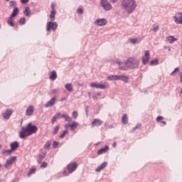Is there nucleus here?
Segmentation results:
<instances>
[{
    "label": "nucleus",
    "instance_id": "obj_10",
    "mask_svg": "<svg viewBox=\"0 0 182 182\" xmlns=\"http://www.w3.org/2000/svg\"><path fill=\"white\" fill-rule=\"evenodd\" d=\"M149 60H150V51L146 50L144 53V55L142 58L143 64L147 65V63H149Z\"/></svg>",
    "mask_w": 182,
    "mask_h": 182
},
{
    "label": "nucleus",
    "instance_id": "obj_48",
    "mask_svg": "<svg viewBox=\"0 0 182 182\" xmlns=\"http://www.w3.org/2000/svg\"><path fill=\"white\" fill-rule=\"evenodd\" d=\"M73 117H74V119H77V112L74 111L73 112Z\"/></svg>",
    "mask_w": 182,
    "mask_h": 182
},
{
    "label": "nucleus",
    "instance_id": "obj_15",
    "mask_svg": "<svg viewBox=\"0 0 182 182\" xmlns=\"http://www.w3.org/2000/svg\"><path fill=\"white\" fill-rule=\"evenodd\" d=\"M77 126H79V123L74 122L72 124L65 125V129L70 127L71 130H75Z\"/></svg>",
    "mask_w": 182,
    "mask_h": 182
},
{
    "label": "nucleus",
    "instance_id": "obj_13",
    "mask_svg": "<svg viewBox=\"0 0 182 182\" xmlns=\"http://www.w3.org/2000/svg\"><path fill=\"white\" fill-rule=\"evenodd\" d=\"M95 23L97 25V26H105V25L107 23V20L105 18H99L95 21Z\"/></svg>",
    "mask_w": 182,
    "mask_h": 182
},
{
    "label": "nucleus",
    "instance_id": "obj_22",
    "mask_svg": "<svg viewBox=\"0 0 182 182\" xmlns=\"http://www.w3.org/2000/svg\"><path fill=\"white\" fill-rule=\"evenodd\" d=\"M33 106H29L26 109L27 116H32V114H33Z\"/></svg>",
    "mask_w": 182,
    "mask_h": 182
},
{
    "label": "nucleus",
    "instance_id": "obj_59",
    "mask_svg": "<svg viewBox=\"0 0 182 182\" xmlns=\"http://www.w3.org/2000/svg\"><path fill=\"white\" fill-rule=\"evenodd\" d=\"M7 2H9V0H6Z\"/></svg>",
    "mask_w": 182,
    "mask_h": 182
},
{
    "label": "nucleus",
    "instance_id": "obj_5",
    "mask_svg": "<svg viewBox=\"0 0 182 182\" xmlns=\"http://www.w3.org/2000/svg\"><path fill=\"white\" fill-rule=\"evenodd\" d=\"M101 5L105 11H111L113 8L107 0H101Z\"/></svg>",
    "mask_w": 182,
    "mask_h": 182
},
{
    "label": "nucleus",
    "instance_id": "obj_17",
    "mask_svg": "<svg viewBox=\"0 0 182 182\" xmlns=\"http://www.w3.org/2000/svg\"><path fill=\"white\" fill-rule=\"evenodd\" d=\"M102 124H103V121L99 119H95L92 122V125L93 126V127H95V126L96 127L102 126Z\"/></svg>",
    "mask_w": 182,
    "mask_h": 182
},
{
    "label": "nucleus",
    "instance_id": "obj_57",
    "mask_svg": "<svg viewBox=\"0 0 182 182\" xmlns=\"http://www.w3.org/2000/svg\"><path fill=\"white\" fill-rule=\"evenodd\" d=\"M113 147H116V142L114 143Z\"/></svg>",
    "mask_w": 182,
    "mask_h": 182
},
{
    "label": "nucleus",
    "instance_id": "obj_20",
    "mask_svg": "<svg viewBox=\"0 0 182 182\" xmlns=\"http://www.w3.org/2000/svg\"><path fill=\"white\" fill-rule=\"evenodd\" d=\"M45 157H46V153H43L38 156L37 162L38 163V164H41V163H42V161L43 160V159H45Z\"/></svg>",
    "mask_w": 182,
    "mask_h": 182
},
{
    "label": "nucleus",
    "instance_id": "obj_40",
    "mask_svg": "<svg viewBox=\"0 0 182 182\" xmlns=\"http://www.w3.org/2000/svg\"><path fill=\"white\" fill-rule=\"evenodd\" d=\"M129 41L132 43H138V42H140L137 38H131Z\"/></svg>",
    "mask_w": 182,
    "mask_h": 182
},
{
    "label": "nucleus",
    "instance_id": "obj_58",
    "mask_svg": "<svg viewBox=\"0 0 182 182\" xmlns=\"http://www.w3.org/2000/svg\"><path fill=\"white\" fill-rule=\"evenodd\" d=\"M1 148H2V145L0 144V149H1Z\"/></svg>",
    "mask_w": 182,
    "mask_h": 182
},
{
    "label": "nucleus",
    "instance_id": "obj_1",
    "mask_svg": "<svg viewBox=\"0 0 182 182\" xmlns=\"http://www.w3.org/2000/svg\"><path fill=\"white\" fill-rule=\"evenodd\" d=\"M38 132V127L32 124H28L26 128H22L20 132L21 139H25Z\"/></svg>",
    "mask_w": 182,
    "mask_h": 182
},
{
    "label": "nucleus",
    "instance_id": "obj_33",
    "mask_svg": "<svg viewBox=\"0 0 182 182\" xmlns=\"http://www.w3.org/2000/svg\"><path fill=\"white\" fill-rule=\"evenodd\" d=\"M65 89H67L68 92H73V87L72 86V84H66Z\"/></svg>",
    "mask_w": 182,
    "mask_h": 182
},
{
    "label": "nucleus",
    "instance_id": "obj_39",
    "mask_svg": "<svg viewBox=\"0 0 182 182\" xmlns=\"http://www.w3.org/2000/svg\"><path fill=\"white\" fill-rule=\"evenodd\" d=\"M68 133V130L63 131V133L60 135V139H63L66 134Z\"/></svg>",
    "mask_w": 182,
    "mask_h": 182
},
{
    "label": "nucleus",
    "instance_id": "obj_30",
    "mask_svg": "<svg viewBox=\"0 0 182 182\" xmlns=\"http://www.w3.org/2000/svg\"><path fill=\"white\" fill-rule=\"evenodd\" d=\"M23 14L26 16H29V15H31V9L29 7H26Z\"/></svg>",
    "mask_w": 182,
    "mask_h": 182
},
{
    "label": "nucleus",
    "instance_id": "obj_6",
    "mask_svg": "<svg viewBox=\"0 0 182 182\" xmlns=\"http://www.w3.org/2000/svg\"><path fill=\"white\" fill-rule=\"evenodd\" d=\"M16 161V156H12L7 159L4 167L5 168H11L12 167V164Z\"/></svg>",
    "mask_w": 182,
    "mask_h": 182
},
{
    "label": "nucleus",
    "instance_id": "obj_52",
    "mask_svg": "<svg viewBox=\"0 0 182 182\" xmlns=\"http://www.w3.org/2000/svg\"><path fill=\"white\" fill-rule=\"evenodd\" d=\"M164 49H168L169 52H170V50H171V49L170 48V47H168V46H165V47H164Z\"/></svg>",
    "mask_w": 182,
    "mask_h": 182
},
{
    "label": "nucleus",
    "instance_id": "obj_36",
    "mask_svg": "<svg viewBox=\"0 0 182 182\" xmlns=\"http://www.w3.org/2000/svg\"><path fill=\"white\" fill-rule=\"evenodd\" d=\"M59 129H60V127L59 126H56L53 131V134H58V132H59Z\"/></svg>",
    "mask_w": 182,
    "mask_h": 182
},
{
    "label": "nucleus",
    "instance_id": "obj_28",
    "mask_svg": "<svg viewBox=\"0 0 182 182\" xmlns=\"http://www.w3.org/2000/svg\"><path fill=\"white\" fill-rule=\"evenodd\" d=\"M7 23L10 26H12V27L15 26V23H14V17H9L7 20Z\"/></svg>",
    "mask_w": 182,
    "mask_h": 182
},
{
    "label": "nucleus",
    "instance_id": "obj_45",
    "mask_svg": "<svg viewBox=\"0 0 182 182\" xmlns=\"http://www.w3.org/2000/svg\"><path fill=\"white\" fill-rule=\"evenodd\" d=\"M46 167H48V163L43 162L41 166V168H46Z\"/></svg>",
    "mask_w": 182,
    "mask_h": 182
},
{
    "label": "nucleus",
    "instance_id": "obj_41",
    "mask_svg": "<svg viewBox=\"0 0 182 182\" xmlns=\"http://www.w3.org/2000/svg\"><path fill=\"white\" fill-rule=\"evenodd\" d=\"M77 14H83V7H79L77 10Z\"/></svg>",
    "mask_w": 182,
    "mask_h": 182
},
{
    "label": "nucleus",
    "instance_id": "obj_2",
    "mask_svg": "<svg viewBox=\"0 0 182 182\" xmlns=\"http://www.w3.org/2000/svg\"><path fill=\"white\" fill-rule=\"evenodd\" d=\"M137 5L136 4V1L134 0H122V8L127 12V14H132Z\"/></svg>",
    "mask_w": 182,
    "mask_h": 182
},
{
    "label": "nucleus",
    "instance_id": "obj_51",
    "mask_svg": "<svg viewBox=\"0 0 182 182\" xmlns=\"http://www.w3.org/2000/svg\"><path fill=\"white\" fill-rule=\"evenodd\" d=\"M21 4H27V2L29 1V0H21Z\"/></svg>",
    "mask_w": 182,
    "mask_h": 182
},
{
    "label": "nucleus",
    "instance_id": "obj_32",
    "mask_svg": "<svg viewBox=\"0 0 182 182\" xmlns=\"http://www.w3.org/2000/svg\"><path fill=\"white\" fill-rule=\"evenodd\" d=\"M107 79L108 80H119V75H111Z\"/></svg>",
    "mask_w": 182,
    "mask_h": 182
},
{
    "label": "nucleus",
    "instance_id": "obj_16",
    "mask_svg": "<svg viewBox=\"0 0 182 182\" xmlns=\"http://www.w3.org/2000/svg\"><path fill=\"white\" fill-rule=\"evenodd\" d=\"M109 151V146H105L104 148L98 150L97 154L98 156H101V154H105V153H107Z\"/></svg>",
    "mask_w": 182,
    "mask_h": 182
},
{
    "label": "nucleus",
    "instance_id": "obj_23",
    "mask_svg": "<svg viewBox=\"0 0 182 182\" xmlns=\"http://www.w3.org/2000/svg\"><path fill=\"white\" fill-rule=\"evenodd\" d=\"M167 41L169 43H174V42H176V41H177V38H176L174 36H169L166 38Z\"/></svg>",
    "mask_w": 182,
    "mask_h": 182
},
{
    "label": "nucleus",
    "instance_id": "obj_55",
    "mask_svg": "<svg viewBox=\"0 0 182 182\" xmlns=\"http://www.w3.org/2000/svg\"><path fill=\"white\" fill-rule=\"evenodd\" d=\"M161 123L164 124V126H166V121H162Z\"/></svg>",
    "mask_w": 182,
    "mask_h": 182
},
{
    "label": "nucleus",
    "instance_id": "obj_4",
    "mask_svg": "<svg viewBox=\"0 0 182 182\" xmlns=\"http://www.w3.org/2000/svg\"><path fill=\"white\" fill-rule=\"evenodd\" d=\"M11 149H8L4 151V154L6 156H11L12 154V151H15L19 147V142L14 141L10 144Z\"/></svg>",
    "mask_w": 182,
    "mask_h": 182
},
{
    "label": "nucleus",
    "instance_id": "obj_25",
    "mask_svg": "<svg viewBox=\"0 0 182 182\" xmlns=\"http://www.w3.org/2000/svg\"><path fill=\"white\" fill-rule=\"evenodd\" d=\"M56 77H58V74L56 73V71L55 70L51 71L50 79L51 80H56Z\"/></svg>",
    "mask_w": 182,
    "mask_h": 182
},
{
    "label": "nucleus",
    "instance_id": "obj_42",
    "mask_svg": "<svg viewBox=\"0 0 182 182\" xmlns=\"http://www.w3.org/2000/svg\"><path fill=\"white\" fill-rule=\"evenodd\" d=\"M16 5V2L14 1H11L10 2L9 6H10V8H14V6H15Z\"/></svg>",
    "mask_w": 182,
    "mask_h": 182
},
{
    "label": "nucleus",
    "instance_id": "obj_38",
    "mask_svg": "<svg viewBox=\"0 0 182 182\" xmlns=\"http://www.w3.org/2000/svg\"><path fill=\"white\" fill-rule=\"evenodd\" d=\"M150 65H151V66H154L155 65H159V60H154L151 61Z\"/></svg>",
    "mask_w": 182,
    "mask_h": 182
},
{
    "label": "nucleus",
    "instance_id": "obj_29",
    "mask_svg": "<svg viewBox=\"0 0 182 182\" xmlns=\"http://www.w3.org/2000/svg\"><path fill=\"white\" fill-rule=\"evenodd\" d=\"M35 173H36V168L35 166H33V167L30 169V171H29V172L28 173L27 176H28V177H31V174H35Z\"/></svg>",
    "mask_w": 182,
    "mask_h": 182
},
{
    "label": "nucleus",
    "instance_id": "obj_46",
    "mask_svg": "<svg viewBox=\"0 0 182 182\" xmlns=\"http://www.w3.org/2000/svg\"><path fill=\"white\" fill-rule=\"evenodd\" d=\"M58 146H59V142L55 141L53 142V149H56V147H58Z\"/></svg>",
    "mask_w": 182,
    "mask_h": 182
},
{
    "label": "nucleus",
    "instance_id": "obj_62",
    "mask_svg": "<svg viewBox=\"0 0 182 182\" xmlns=\"http://www.w3.org/2000/svg\"><path fill=\"white\" fill-rule=\"evenodd\" d=\"M64 176H67V174H64Z\"/></svg>",
    "mask_w": 182,
    "mask_h": 182
},
{
    "label": "nucleus",
    "instance_id": "obj_24",
    "mask_svg": "<svg viewBox=\"0 0 182 182\" xmlns=\"http://www.w3.org/2000/svg\"><path fill=\"white\" fill-rule=\"evenodd\" d=\"M117 63H118L119 68L122 69V70H127V69H124L123 68H126L127 65H126L127 64V62L126 63H120V61L117 60Z\"/></svg>",
    "mask_w": 182,
    "mask_h": 182
},
{
    "label": "nucleus",
    "instance_id": "obj_14",
    "mask_svg": "<svg viewBox=\"0 0 182 182\" xmlns=\"http://www.w3.org/2000/svg\"><path fill=\"white\" fill-rule=\"evenodd\" d=\"M12 115V110L11 109H6L4 113H3V119L8 120Z\"/></svg>",
    "mask_w": 182,
    "mask_h": 182
},
{
    "label": "nucleus",
    "instance_id": "obj_27",
    "mask_svg": "<svg viewBox=\"0 0 182 182\" xmlns=\"http://www.w3.org/2000/svg\"><path fill=\"white\" fill-rule=\"evenodd\" d=\"M19 14V9H18V7H15L13 10V13L11 15V18H15Z\"/></svg>",
    "mask_w": 182,
    "mask_h": 182
},
{
    "label": "nucleus",
    "instance_id": "obj_47",
    "mask_svg": "<svg viewBox=\"0 0 182 182\" xmlns=\"http://www.w3.org/2000/svg\"><path fill=\"white\" fill-rule=\"evenodd\" d=\"M161 120H164V117H161V116L157 117L156 122H161Z\"/></svg>",
    "mask_w": 182,
    "mask_h": 182
},
{
    "label": "nucleus",
    "instance_id": "obj_11",
    "mask_svg": "<svg viewBox=\"0 0 182 182\" xmlns=\"http://www.w3.org/2000/svg\"><path fill=\"white\" fill-rule=\"evenodd\" d=\"M173 19L176 23H177L178 25H182V12L177 13L173 17Z\"/></svg>",
    "mask_w": 182,
    "mask_h": 182
},
{
    "label": "nucleus",
    "instance_id": "obj_9",
    "mask_svg": "<svg viewBox=\"0 0 182 182\" xmlns=\"http://www.w3.org/2000/svg\"><path fill=\"white\" fill-rule=\"evenodd\" d=\"M57 28H58V23L56 22L50 21L47 23L48 32H49V31L50 30L56 31Z\"/></svg>",
    "mask_w": 182,
    "mask_h": 182
},
{
    "label": "nucleus",
    "instance_id": "obj_49",
    "mask_svg": "<svg viewBox=\"0 0 182 182\" xmlns=\"http://www.w3.org/2000/svg\"><path fill=\"white\" fill-rule=\"evenodd\" d=\"M154 32H157V31H159V26H156L154 28H153Z\"/></svg>",
    "mask_w": 182,
    "mask_h": 182
},
{
    "label": "nucleus",
    "instance_id": "obj_34",
    "mask_svg": "<svg viewBox=\"0 0 182 182\" xmlns=\"http://www.w3.org/2000/svg\"><path fill=\"white\" fill-rule=\"evenodd\" d=\"M59 116L60 114H55L51 119V123L52 124H55V122H56V120H58V119H59Z\"/></svg>",
    "mask_w": 182,
    "mask_h": 182
},
{
    "label": "nucleus",
    "instance_id": "obj_3",
    "mask_svg": "<svg viewBox=\"0 0 182 182\" xmlns=\"http://www.w3.org/2000/svg\"><path fill=\"white\" fill-rule=\"evenodd\" d=\"M127 67H122V69H129V68H137L139 62L135 58H129L127 61V64H124Z\"/></svg>",
    "mask_w": 182,
    "mask_h": 182
},
{
    "label": "nucleus",
    "instance_id": "obj_18",
    "mask_svg": "<svg viewBox=\"0 0 182 182\" xmlns=\"http://www.w3.org/2000/svg\"><path fill=\"white\" fill-rule=\"evenodd\" d=\"M56 102V97H53V98L50 99V101H48L46 104V107H51V106H53Z\"/></svg>",
    "mask_w": 182,
    "mask_h": 182
},
{
    "label": "nucleus",
    "instance_id": "obj_53",
    "mask_svg": "<svg viewBox=\"0 0 182 182\" xmlns=\"http://www.w3.org/2000/svg\"><path fill=\"white\" fill-rule=\"evenodd\" d=\"M112 4H116L117 2V0H110Z\"/></svg>",
    "mask_w": 182,
    "mask_h": 182
},
{
    "label": "nucleus",
    "instance_id": "obj_7",
    "mask_svg": "<svg viewBox=\"0 0 182 182\" xmlns=\"http://www.w3.org/2000/svg\"><path fill=\"white\" fill-rule=\"evenodd\" d=\"M77 164L76 162H72L67 166V170L68 173H72L77 168Z\"/></svg>",
    "mask_w": 182,
    "mask_h": 182
},
{
    "label": "nucleus",
    "instance_id": "obj_21",
    "mask_svg": "<svg viewBox=\"0 0 182 182\" xmlns=\"http://www.w3.org/2000/svg\"><path fill=\"white\" fill-rule=\"evenodd\" d=\"M107 166V162H104L100 166H97V168L95 169V171L97 173L101 170H103V168H105Z\"/></svg>",
    "mask_w": 182,
    "mask_h": 182
},
{
    "label": "nucleus",
    "instance_id": "obj_26",
    "mask_svg": "<svg viewBox=\"0 0 182 182\" xmlns=\"http://www.w3.org/2000/svg\"><path fill=\"white\" fill-rule=\"evenodd\" d=\"M122 122L123 124H127L129 123V117H127V114H124L122 117Z\"/></svg>",
    "mask_w": 182,
    "mask_h": 182
},
{
    "label": "nucleus",
    "instance_id": "obj_60",
    "mask_svg": "<svg viewBox=\"0 0 182 182\" xmlns=\"http://www.w3.org/2000/svg\"><path fill=\"white\" fill-rule=\"evenodd\" d=\"M0 167H2V165L0 164Z\"/></svg>",
    "mask_w": 182,
    "mask_h": 182
},
{
    "label": "nucleus",
    "instance_id": "obj_61",
    "mask_svg": "<svg viewBox=\"0 0 182 182\" xmlns=\"http://www.w3.org/2000/svg\"><path fill=\"white\" fill-rule=\"evenodd\" d=\"M66 173V171H64V173Z\"/></svg>",
    "mask_w": 182,
    "mask_h": 182
},
{
    "label": "nucleus",
    "instance_id": "obj_44",
    "mask_svg": "<svg viewBox=\"0 0 182 182\" xmlns=\"http://www.w3.org/2000/svg\"><path fill=\"white\" fill-rule=\"evenodd\" d=\"M58 92H59L58 89L52 90L50 92V95H56V93H58Z\"/></svg>",
    "mask_w": 182,
    "mask_h": 182
},
{
    "label": "nucleus",
    "instance_id": "obj_12",
    "mask_svg": "<svg viewBox=\"0 0 182 182\" xmlns=\"http://www.w3.org/2000/svg\"><path fill=\"white\" fill-rule=\"evenodd\" d=\"M91 87H95V89H106L109 85L107 84L102 85L92 82L90 84Z\"/></svg>",
    "mask_w": 182,
    "mask_h": 182
},
{
    "label": "nucleus",
    "instance_id": "obj_56",
    "mask_svg": "<svg viewBox=\"0 0 182 182\" xmlns=\"http://www.w3.org/2000/svg\"><path fill=\"white\" fill-rule=\"evenodd\" d=\"M63 100H66V98H62L61 102H63Z\"/></svg>",
    "mask_w": 182,
    "mask_h": 182
},
{
    "label": "nucleus",
    "instance_id": "obj_43",
    "mask_svg": "<svg viewBox=\"0 0 182 182\" xmlns=\"http://www.w3.org/2000/svg\"><path fill=\"white\" fill-rule=\"evenodd\" d=\"M25 22H26V20H25V18H20L19 23L21 25H25Z\"/></svg>",
    "mask_w": 182,
    "mask_h": 182
},
{
    "label": "nucleus",
    "instance_id": "obj_8",
    "mask_svg": "<svg viewBox=\"0 0 182 182\" xmlns=\"http://www.w3.org/2000/svg\"><path fill=\"white\" fill-rule=\"evenodd\" d=\"M56 4L53 3L51 4V11H50V21H55V15H56Z\"/></svg>",
    "mask_w": 182,
    "mask_h": 182
},
{
    "label": "nucleus",
    "instance_id": "obj_31",
    "mask_svg": "<svg viewBox=\"0 0 182 182\" xmlns=\"http://www.w3.org/2000/svg\"><path fill=\"white\" fill-rule=\"evenodd\" d=\"M119 80H123L124 82H127L129 80V77L125 75H119Z\"/></svg>",
    "mask_w": 182,
    "mask_h": 182
},
{
    "label": "nucleus",
    "instance_id": "obj_37",
    "mask_svg": "<svg viewBox=\"0 0 182 182\" xmlns=\"http://www.w3.org/2000/svg\"><path fill=\"white\" fill-rule=\"evenodd\" d=\"M44 149H46V150H49V149H50V141H48L45 144Z\"/></svg>",
    "mask_w": 182,
    "mask_h": 182
},
{
    "label": "nucleus",
    "instance_id": "obj_35",
    "mask_svg": "<svg viewBox=\"0 0 182 182\" xmlns=\"http://www.w3.org/2000/svg\"><path fill=\"white\" fill-rule=\"evenodd\" d=\"M177 72H180V68L178 67L176 68L175 70L172 73H171V76H175Z\"/></svg>",
    "mask_w": 182,
    "mask_h": 182
},
{
    "label": "nucleus",
    "instance_id": "obj_54",
    "mask_svg": "<svg viewBox=\"0 0 182 182\" xmlns=\"http://www.w3.org/2000/svg\"><path fill=\"white\" fill-rule=\"evenodd\" d=\"M180 82L182 83V74L180 75Z\"/></svg>",
    "mask_w": 182,
    "mask_h": 182
},
{
    "label": "nucleus",
    "instance_id": "obj_50",
    "mask_svg": "<svg viewBox=\"0 0 182 182\" xmlns=\"http://www.w3.org/2000/svg\"><path fill=\"white\" fill-rule=\"evenodd\" d=\"M141 127V124H138L134 129L136 130V129H140Z\"/></svg>",
    "mask_w": 182,
    "mask_h": 182
},
{
    "label": "nucleus",
    "instance_id": "obj_19",
    "mask_svg": "<svg viewBox=\"0 0 182 182\" xmlns=\"http://www.w3.org/2000/svg\"><path fill=\"white\" fill-rule=\"evenodd\" d=\"M56 114H60L59 115V119H65V120L66 122H72V119L70 117H69V116H68L67 114H60V113H57Z\"/></svg>",
    "mask_w": 182,
    "mask_h": 182
}]
</instances>
